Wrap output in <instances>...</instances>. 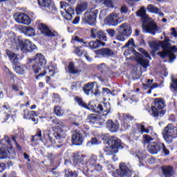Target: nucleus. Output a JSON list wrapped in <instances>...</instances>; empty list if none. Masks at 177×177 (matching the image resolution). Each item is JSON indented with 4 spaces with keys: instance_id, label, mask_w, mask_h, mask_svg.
I'll list each match as a JSON object with an SVG mask.
<instances>
[{
    "instance_id": "obj_1",
    "label": "nucleus",
    "mask_w": 177,
    "mask_h": 177,
    "mask_svg": "<svg viewBox=\"0 0 177 177\" xmlns=\"http://www.w3.org/2000/svg\"><path fill=\"white\" fill-rule=\"evenodd\" d=\"M169 39L165 38V41H149V45L151 49H152L151 55L154 56V53L157 50H160L162 48V52L158 53V55L160 56L162 59H165V57H169V63H174V60L176 59V56L174 53H177L176 46H170Z\"/></svg>"
},
{
    "instance_id": "obj_2",
    "label": "nucleus",
    "mask_w": 177,
    "mask_h": 177,
    "mask_svg": "<svg viewBox=\"0 0 177 177\" xmlns=\"http://www.w3.org/2000/svg\"><path fill=\"white\" fill-rule=\"evenodd\" d=\"M97 161L100 163H97ZM100 164H104L105 167H107V169H111V168H113V165L110 163V161H106L104 155L100 151L98 156L92 154L90 156L86 162L87 168L84 169V171L88 173L89 176L96 177L99 172L103 171V166Z\"/></svg>"
},
{
    "instance_id": "obj_3",
    "label": "nucleus",
    "mask_w": 177,
    "mask_h": 177,
    "mask_svg": "<svg viewBox=\"0 0 177 177\" xmlns=\"http://www.w3.org/2000/svg\"><path fill=\"white\" fill-rule=\"evenodd\" d=\"M92 109L94 113H101L102 115L100 117L96 114H90L87 117V122H90V124H93L94 125H103V124H104V118H106V115L110 113V104L103 103L98 106L93 105Z\"/></svg>"
},
{
    "instance_id": "obj_4",
    "label": "nucleus",
    "mask_w": 177,
    "mask_h": 177,
    "mask_svg": "<svg viewBox=\"0 0 177 177\" xmlns=\"http://www.w3.org/2000/svg\"><path fill=\"white\" fill-rule=\"evenodd\" d=\"M9 41L12 42L13 45H16L17 49H20L21 52L25 53V52H32V50H37V46H35L32 42L28 39H26L24 41L21 38H19L15 34V32H10Z\"/></svg>"
},
{
    "instance_id": "obj_5",
    "label": "nucleus",
    "mask_w": 177,
    "mask_h": 177,
    "mask_svg": "<svg viewBox=\"0 0 177 177\" xmlns=\"http://www.w3.org/2000/svg\"><path fill=\"white\" fill-rule=\"evenodd\" d=\"M108 147L104 149V151L108 154V156H113L118 153V149H122L121 146V140L115 137H111L108 141Z\"/></svg>"
},
{
    "instance_id": "obj_6",
    "label": "nucleus",
    "mask_w": 177,
    "mask_h": 177,
    "mask_svg": "<svg viewBox=\"0 0 177 177\" xmlns=\"http://www.w3.org/2000/svg\"><path fill=\"white\" fill-rule=\"evenodd\" d=\"M83 44V45H88V42L85 41V39L78 37V36H73L71 39L72 44ZM106 43L104 41H101L99 39H97L95 41H91L88 43V46L90 49H98L100 46H105Z\"/></svg>"
},
{
    "instance_id": "obj_7",
    "label": "nucleus",
    "mask_w": 177,
    "mask_h": 177,
    "mask_svg": "<svg viewBox=\"0 0 177 177\" xmlns=\"http://www.w3.org/2000/svg\"><path fill=\"white\" fill-rule=\"evenodd\" d=\"M163 138L168 143L171 145L174 142V139L177 138V128L172 124H168L163 131Z\"/></svg>"
},
{
    "instance_id": "obj_8",
    "label": "nucleus",
    "mask_w": 177,
    "mask_h": 177,
    "mask_svg": "<svg viewBox=\"0 0 177 177\" xmlns=\"http://www.w3.org/2000/svg\"><path fill=\"white\" fill-rule=\"evenodd\" d=\"M12 150V142L9 140V137L4 136V139L0 140V158H6Z\"/></svg>"
},
{
    "instance_id": "obj_9",
    "label": "nucleus",
    "mask_w": 177,
    "mask_h": 177,
    "mask_svg": "<svg viewBox=\"0 0 177 177\" xmlns=\"http://www.w3.org/2000/svg\"><path fill=\"white\" fill-rule=\"evenodd\" d=\"M131 34L132 28L131 26L127 23L122 24L118 28L116 39L124 42L125 41V37H131Z\"/></svg>"
},
{
    "instance_id": "obj_10",
    "label": "nucleus",
    "mask_w": 177,
    "mask_h": 177,
    "mask_svg": "<svg viewBox=\"0 0 177 177\" xmlns=\"http://www.w3.org/2000/svg\"><path fill=\"white\" fill-rule=\"evenodd\" d=\"M35 61V64L32 66V70L35 74H38L42 68L46 64V59L42 54H37L34 60L30 59V63Z\"/></svg>"
},
{
    "instance_id": "obj_11",
    "label": "nucleus",
    "mask_w": 177,
    "mask_h": 177,
    "mask_svg": "<svg viewBox=\"0 0 177 177\" xmlns=\"http://www.w3.org/2000/svg\"><path fill=\"white\" fill-rule=\"evenodd\" d=\"M165 107V102L164 100L160 98H157L155 100L154 106H151V111L149 113L153 117H158L159 114H164V108Z\"/></svg>"
},
{
    "instance_id": "obj_12",
    "label": "nucleus",
    "mask_w": 177,
    "mask_h": 177,
    "mask_svg": "<svg viewBox=\"0 0 177 177\" xmlns=\"http://www.w3.org/2000/svg\"><path fill=\"white\" fill-rule=\"evenodd\" d=\"M124 55L126 57L129 56V55H134V59L138 64L142 66L144 68H147L149 66V59H146L145 57L140 56V54L133 50V48L127 49L124 51Z\"/></svg>"
},
{
    "instance_id": "obj_13",
    "label": "nucleus",
    "mask_w": 177,
    "mask_h": 177,
    "mask_svg": "<svg viewBox=\"0 0 177 177\" xmlns=\"http://www.w3.org/2000/svg\"><path fill=\"white\" fill-rule=\"evenodd\" d=\"M142 30L144 32H148L152 35H156V33L160 34L162 30L160 27L158 26L154 21H147L142 23Z\"/></svg>"
},
{
    "instance_id": "obj_14",
    "label": "nucleus",
    "mask_w": 177,
    "mask_h": 177,
    "mask_svg": "<svg viewBox=\"0 0 177 177\" xmlns=\"http://www.w3.org/2000/svg\"><path fill=\"white\" fill-rule=\"evenodd\" d=\"M161 149L166 156L169 155V151L167 149L165 145L161 142L157 143L153 142L148 145V151L151 154H157L161 150Z\"/></svg>"
},
{
    "instance_id": "obj_15",
    "label": "nucleus",
    "mask_w": 177,
    "mask_h": 177,
    "mask_svg": "<svg viewBox=\"0 0 177 177\" xmlns=\"http://www.w3.org/2000/svg\"><path fill=\"white\" fill-rule=\"evenodd\" d=\"M99 13V10L91 9L84 13V17L82 19L84 23L89 26H95L96 24V17Z\"/></svg>"
},
{
    "instance_id": "obj_16",
    "label": "nucleus",
    "mask_w": 177,
    "mask_h": 177,
    "mask_svg": "<svg viewBox=\"0 0 177 177\" xmlns=\"http://www.w3.org/2000/svg\"><path fill=\"white\" fill-rule=\"evenodd\" d=\"M52 123L54 124V125H57L55 128L57 131L55 133V138L57 140H62V139H64V138H66V127L62 122H59L57 119H53Z\"/></svg>"
},
{
    "instance_id": "obj_17",
    "label": "nucleus",
    "mask_w": 177,
    "mask_h": 177,
    "mask_svg": "<svg viewBox=\"0 0 177 177\" xmlns=\"http://www.w3.org/2000/svg\"><path fill=\"white\" fill-rule=\"evenodd\" d=\"M37 29L41 32L42 35L53 38V37H57V32L55 30L49 28L46 24L44 23H37Z\"/></svg>"
},
{
    "instance_id": "obj_18",
    "label": "nucleus",
    "mask_w": 177,
    "mask_h": 177,
    "mask_svg": "<svg viewBox=\"0 0 177 177\" xmlns=\"http://www.w3.org/2000/svg\"><path fill=\"white\" fill-rule=\"evenodd\" d=\"M120 170H116L113 174V177H124V176H132V168L127 166L125 163L122 162L120 164Z\"/></svg>"
},
{
    "instance_id": "obj_19",
    "label": "nucleus",
    "mask_w": 177,
    "mask_h": 177,
    "mask_svg": "<svg viewBox=\"0 0 177 177\" xmlns=\"http://www.w3.org/2000/svg\"><path fill=\"white\" fill-rule=\"evenodd\" d=\"M15 20L19 24H24V26H30L31 24V19L24 12H17L14 15Z\"/></svg>"
},
{
    "instance_id": "obj_20",
    "label": "nucleus",
    "mask_w": 177,
    "mask_h": 177,
    "mask_svg": "<svg viewBox=\"0 0 177 177\" xmlns=\"http://www.w3.org/2000/svg\"><path fill=\"white\" fill-rule=\"evenodd\" d=\"M60 8L65 10V12H62L63 17H64L66 20H71L75 13L74 8L73 7L67 6V3L63 1L60 2Z\"/></svg>"
},
{
    "instance_id": "obj_21",
    "label": "nucleus",
    "mask_w": 177,
    "mask_h": 177,
    "mask_svg": "<svg viewBox=\"0 0 177 177\" xmlns=\"http://www.w3.org/2000/svg\"><path fill=\"white\" fill-rule=\"evenodd\" d=\"M90 32L91 37L93 39L98 38V39H100V41H103L104 42H106L107 41V37L106 36V33L98 28H91Z\"/></svg>"
},
{
    "instance_id": "obj_22",
    "label": "nucleus",
    "mask_w": 177,
    "mask_h": 177,
    "mask_svg": "<svg viewBox=\"0 0 177 177\" xmlns=\"http://www.w3.org/2000/svg\"><path fill=\"white\" fill-rule=\"evenodd\" d=\"M97 83L96 82H90L87 84H85L83 90L86 95H89L90 93H93L94 95H98L99 91L97 90Z\"/></svg>"
},
{
    "instance_id": "obj_23",
    "label": "nucleus",
    "mask_w": 177,
    "mask_h": 177,
    "mask_svg": "<svg viewBox=\"0 0 177 177\" xmlns=\"http://www.w3.org/2000/svg\"><path fill=\"white\" fill-rule=\"evenodd\" d=\"M56 73H57V66L55 64L50 63L47 68L45 69L44 73L36 76V80H39L41 77H44L45 74H49L50 77H53Z\"/></svg>"
},
{
    "instance_id": "obj_24",
    "label": "nucleus",
    "mask_w": 177,
    "mask_h": 177,
    "mask_svg": "<svg viewBox=\"0 0 177 177\" xmlns=\"http://www.w3.org/2000/svg\"><path fill=\"white\" fill-rule=\"evenodd\" d=\"M137 128L141 133H151L152 136H154V139L158 140V135L154 132L153 130V127L149 126L145 129L144 125L138 124Z\"/></svg>"
},
{
    "instance_id": "obj_25",
    "label": "nucleus",
    "mask_w": 177,
    "mask_h": 177,
    "mask_svg": "<svg viewBox=\"0 0 177 177\" xmlns=\"http://www.w3.org/2000/svg\"><path fill=\"white\" fill-rule=\"evenodd\" d=\"M72 143L75 146H81L84 143V136L80 132H74L72 135Z\"/></svg>"
},
{
    "instance_id": "obj_26",
    "label": "nucleus",
    "mask_w": 177,
    "mask_h": 177,
    "mask_svg": "<svg viewBox=\"0 0 177 177\" xmlns=\"http://www.w3.org/2000/svg\"><path fill=\"white\" fill-rule=\"evenodd\" d=\"M132 121H133V117L129 114H123V120L122 121V127L124 129H128L131 125H132Z\"/></svg>"
},
{
    "instance_id": "obj_27",
    "label": "nucleus",
    "mask_w": 177,
    "mask_h": 177,
    "mask_svg": "<svg viewBox=\"0 0 177 177\" xmlns=\"http://www.w3.org/2000/svg\"><path fill=\"white\" fill-rule=\"evenodd\" d=\"M106 20L111 26H118L119 23H121V20H120V15L112 13L109 16L107 17Z\"/></svg>"
},
{
    "instance_id": "obj_28",
    "label": "nucleus",
    "mask_w": 177,
    "mask_h": 177,
    "mask_svg": "<svg viewBox=\"0 0 177 177\" xmlns=\"http://www.w3.org/2000/svg\"><path fill=\"white\" fill-rule=\"evenodd\" d=\"M106 128L111 132L115 133L118 131L120 124L117 122H113V120H108L106 122Z\"/></svg>"
},
{
    "instance_id": "obj_29",
    "label": "nucleus",
    "mask_w": 177,
    "mask_h": 177,
    "mask_svg": "<svg viewBox=\"0 0 177 177\" xmlns=\"http://www.w3.org/2000/svg\"><path fill=\"white\" fill-rule=\"evenodd\" d=\"M147 10L149 13H153L154 15H158L160 17H164V12H161V10L152 4H149L147 7Z\"/></svg>"
},
{
    "instance_id": "obj_30",
    "label": "nucleus",
    "mask_w": 177,
    "mask_h": 177,
    "mask_svg": "<svg viewBox=\"0 0 177 177\" xmlns=\"http://www.w3.org/2000/svg\"><path fill=\"white\" fill-rule=\"evenodd\" d=\"M6 55L13 64H17L19 60H21V57H20V55H17L9 50H6Z\"/></svg>"
},
{
    "instance_id": "obj_31",
    "label": "nucleus",
    "mask_w": 177,
    "mask_h": 177,
    "mask_svg": "<svg viewBox=\"0 0 177 177\" xmlns=\"http://www.w3.org/2000/svg\"><path fill=\"white\" fill-rule=\"evenodd\" d=\"M98 53L104 57H112L114 56V51L110 48H103L102 50H98Z\"/></svg>"
},
{
    "instance_id": "obj_32",
    "label": "nucleus",
    "mask_w": 177,
    "mask_h": 177,
    "mask_svg": "<svg viewBox=\"0 0 177 177\" xmlns=\"http://www.w3.org/2000/svg\"><path fill=\"white\" fill-rule=\"evenodd\" d=\"M162 171L164 176L171 177L174 175V169L171 166H164L162 167Z\"/></svg>"
},
{
    "instance_id": "obj_33",
    "label": "nucleus",
    "mask_w": 177,
    "mask_h": 177,
    "mask_svg": "<svg viewBox=\"0 0 177 177\" xmlns=\"http://www.w3.org/2000/svg\"><path fill=\"white\" fill-rule=\"evenodd\" d=\"M66 73H69L70 74H78L80 73V70L75 68L74 66V63L70 62L68 67L66 69Z\"/></svg>"
},
{
    "instance_id": "obj_34",
    "label": "nucleus",
    "mask_w": 177,
    "mask_h": 177,
    "mask_svg": "<svg viewBox=\"0 0 177 177\" xmlns=\"http://www.w3.org/2000/svg\"><path fill=\"white\" fill-rule=\"evenodd\" d=\"M85 156L82 155L81 153H77L73 156V164H75V165L81 164Z\"/></svg>"
},
{
    "instance_id": "obj_35",
    "label": "nucleus",
    "mask_w": 177,
    "mask_h": 177,
    "mask_svg": "<svg viewBox=\"0 0 177 177\" xmlns=\"http://www.w3.org/2000/svg\"><path fill=\"white\" fill-rule=\"evenodd\" d=\"M88 9V4L86 3H81L76 7L75 11L77 15H81Z\"/></svg>"
},
{
    "instance_id": "obj_36",
    "label": "nucleus",
    "mask_w": 177,
    "mask_h": 177,
    "mask_svg": "<svg viewBox=\"0 0 177 177\" xmlns=\"http://www.w3.org/2000/svg\"><path fill=\"white\" fill-rule=\"evenodd\" d=\"M136 157L138 158V160L140 161L139 167L143 166V163H142V161L145 160L147 157L146 153L144 151H138V152H136Z\"/></svg>"
},
{
    "instance_id": "obj_37",
    "label": "nucleus",
    "mask_w": 177,
    "mask_h": 177,
    "mask_svg": "<svg viewBox=\"0 0 177 177\" xmlns=\"http://www.w3.org/2000/svg\"><path fill=\"white\" fill-rule=\"evenodd\" d=\"M102 5H104L106 8H114V0H97Z\"/></svg>"
},
{
    "instance_id": "obj_38",
    "label": "nucleus",
    "mask_w": 177,
    "mask_h": 177,
    "mask_svg": "<svg viewBox=\"0 0 177 177\" xmlns=\"http://www.w3.org/2000/svg\"><path fill=\"white\" fill-rule=\"evenodd\" d=\"M136 15L138 17L141 19H147V15H146V8L142 6L138 11H137Z\"/></svg>"
},
{
    "instance_id": "obj_39",
    "label": "nucleus",
    "mask_w": 177,
    "mask_h": 177,
    "mask_svg": "<svg viewBox=\"0 0 177 177\" xmlns=\"http://www.w3.org/2000/svg\"><path fill=\"white\" fill-rule=\"evenodd\" d=\"M41 8H49L52 5V0H37Z\"/></svg>"
},
{
    "instance_id": "obj_40",
    "label": "nucleus",
    "mask_w": 177,
    "mask_h": 177,
    "mask_svg": "<svg viewBox=\"0 0 177 177\" xmlns=\"http://www.w3.org/2000/svg\"><path fill=\"white\" fill-rule=\"evenodd\" d=\"M25 34L28 37H34L35 35V30L30 26L26 27L25 29Z\"/></svg>"
},
{
    "instance_id": "obj_41",
    "label": "nucleus",
    "mask_w": 177,
    "mask_h": 177,
    "mask_svg": "<svg viewBox=\"0 0 177 177\" xmlns=\"http://www.w3.org/2000/svg\"><path fill=\"white\" fill-rule=\"evenodd\" d=\"M102 143V141L97 140L96 138H92L91 140L88 141L86 144L87 147H91V146L96 145H100Z\"/></svg>"
},
{
    "instance_id": "obj_42",
    "label": "nucleus",
    "mask_w": 177,
    "mask_h": 177,
    "mask_svg": "<svg viewBox=\"0 0 177 177\" xmlns=\"http://www.w3.org/2000/svg\"><path fill=\"white\" fill-rule=\"evenodd\" d=\"M15 71L17 74H24L27 68L24 65H18L15 66Z\"/></svg>"
},
{
    "instance_id": "obj_43",
    "label": "nucleus",
    "mask_w": 177,
    "mask_h": 177,
    "mask_svg": "<svg viewBox=\"0 0 177 177\" xmlns=\"http://www.w3.org/2000/svg\"><path fill=\"white\" fill-rule=\"evenodd\" d=\"M54 113L57 117H62L64 114V111L62 109V107L55 106L54 107Z\"/></svg>"
},
{
    "instance_id": "obj_44",
    "label": "nucleus",
    "mask_w": 177,
    "mask_h": 177,
    "mask_svg": "<svg viewBox=\"0 0 177 177\" xmlns=\"http://www.w3.org/2000/svg\"><path fill=\"white\" fill-rule=\"evenodd\" d=\"M86 51L84 50H82L81 47H75L74 53L79 57H81V56H83V55H85Z\"/></svg>"
},
{
    "instance_id": "obj_45",
    "label": "nucleus",
    "mask_w": 177,
    "mask_h": 177,
    "mask_svg": "<svg viewBox=\"0 0 177 177\" xmlns=\"http://www.w3.org/2000/svg\"><path fill=\"white\" fill-rule=\"evenodd\" d=\"M170 90L171 92H177V79H172L170 84Z\"/></svg>"
},
{
    "instance_id": "obj_46",
    "label": "nucleus",
    "mask_w": 177,
    "mask_h": 177,
    "mask_svg": "<svg viewBox=\"0 0 177 177\" xmlns=\"http://www.w3.org/2000/svg\"><path fill=\"white\" fill-rule=\"evenodd\" d=\"M75 100L77 103V104L79 106H80L81 107H84V109H88V106H86V104H85V102H84V101L82 100V98L76 97L75 98Z\"/></svg>"
},
{
    "instance_id": "obj_47",
    "label": "nucleus",
    "mask_w": 177,
    "mask_h": 177,
    "mask_svg": "<svg viewBox=\"0 0 177 177\" xmlns=\"http://www.w3.org/2000/svg\"><path fill=\"white\" fill-rule=\"evenodd\" d=\"M3 110L6 113L7 117H10V113H12V109H10V106L9 104H6L3 106Z\"/></svg>"
},
{
    "instance_id": "obj_48",
    "label": "nucleus",
    "mask_w": 177,
    "mask_h": 177,
    "mask_svg": "<svg viewBox=\"0 0 177 177\" xmlns=\"http://www.w3.org/2000/svg\"><path fill=\"white\" fill-rule=\"evenodd\" d=\"M129 46H132L133 48H136V44H135V40L133 39H129L127 43L122 47V49L128 48Z\"/></svg>"
},
{
    "instance_id": "obj_49",
    "label": "nucleus",
    "mask_w": 177,
    "mask_h": 177,
    "mask_svg": "<svg viewBox=\"0 0 177 177\" xmlns=\"http://www.w3.org/2000/svg\"><path fill=\"white\" fill-rule=\"evenodd\" d=\"M80 88H81V82H73L71 85V89L73 91H77Z\"/></svg>"
},
{
    "instance_id": "obj_50",
    "label": "nucleus",
    "mask_w": 177,
    "mask_h": 177,
    "mask_svg": "<svg viewBox=\"0 0 177 177\" xmlns=\"http://www.w3.org/2000/svg\"><path fill=\"white\" fill-rule=\"evenodd\" d=\"M24 120H31V115H30V111L25 109L23 113Z\"/></svg>"
},
{
    "instance_id": "obj_51",
    "label": "nucleus",
    "mask_w": 177,
    "mask_h": 177,
    "mask_svg": "<svg viewBox=\"0 0 177 177\" xmlns=\"http://www.w3.org/2000/svg\"><path fill=\"white\" fill-rule=\"evenodd\" d=\"M152 140H153V138L150 137V136L149 135L143 136V143H145V145L147 143H150V142H151Z\"/></svg>"
},
{
    "instance_id": "obj_52",
    "label": "nucleus",
    "mask_w": 177,
    "mask_h": 177,
    "mask_svg": "<svg viewBox=\"0 0 177 177\" xmlns=\"http://www.w3.org/2000/svg\"><path fill=\"white\" fill-rule=\"evenodd\" d=\"M153 80H150V79H149L148 80H147V84H143L142 85H143V88H144V89H151V84H153Z\"/></svg>"
},
{
    "instance_id": "obj_53",
    "label": "nucleus",
    "mask_w": 177,
    "mask_h": 177,
    "mask_svg": "<svg viewBox=\"0 0 177 177\" xmlns=\"http://www.w3.org/2000/svg\"><path fill=\"white\" fill-rule=\"evenodd\" d=\"M41 136H42V133L41 130H39L38 133L32 137V140H42Z\"/></svg>"
},
{
    "instance_id": "obj_54",
    "label": "nucleus",
    "mask_w": 177,
    "mask_h": 177,
    "mask_svg": "<svg viewBox=\"0 0 177 177\" xmlns=\"http://www.w3.org/2000/svg\"><path fill=\"white\" fill-rule=\"evenodd\" d=\"M66 177H77L78 175L77 174V172L75 171H68L65 175Z\"/></svg>"
},
{
    "instance_id": "obj_55",
    "label": "nucleus",
    "mask_w": 177,
    "mask_h": 177,
    "mask_svg": "<svg viewBox=\"0 0 177 177\" xmlns=\"http://www.w3.org/2000/svg\"><path fill=\"white\" fill-rule=\"evenodd\" d=\"M44 138L46 139H49V140H50V142H51V143H55L53 140H52V137L50 136V134L48 133V131H44Z\"/></svg>"
},
{
    "instance_id": "obj_56",
    "label": "nucleus",
    "mask_w": 177,
    "mask_h": 177,
    "mask_svg": "<svg viewBox=\"0 0 177 177\" xmlns=\"http://www.w3.org/2000/svg\"><path fill=\"white\" fill-rule=\"evenodd\" d=\"M170 35H172V37H174V38H177V30L175 28H171L170 29Z\"/></svg>"
},
{
    "instance_id": "obj_57",
    "label": "nucleus",
    "mask_w": 177,
    "mask_h": 177,
    "mask_svg": "<svg viewBox=\"0 0 177 177\" xmlns=\"http://www.w3.org/2000/svg\"><path fill=\"white\" fill-rule=\"evenodd\" d=\"M21 86L20 85L16 84H12V91L17 92L19 91H21Z\"/></svg>"
},
{
    "instance_id": "obj_58",
    "label": "nucleus",
    "mask_w": 177,
    "mask_h": 177,
    "mask_svg": "<svg viewBox=\"0 0 177 177\" xmlns=\"http://www.w3.org/2000/svg\"><path fill=\"white\" fill-rule=\"evenodd\" d=\"M106 32L111 37H114V35H115V30H113V29H107Z\"/></svg>"
},
{
    "instance_id": "obj_59",
    "label": "nucleus",
    "mask_w": 177,
    "mask_h": 177,
    "mask_svg": "<svg viewBox=\"0 0 177 177\" xmlns=\"http://www.w3.org/2000/svg\"><path fill=\"white\" fill-rule=\"evenodd\" d=\"M12 143L15 144L16 147H17V149H18V150H21V147H20L19 145L17 144V142H16V137L13 136L12 138Z\"/></svg>"
},
{
    "instance_id": "obj_60",
    "label": "nucleus",
    "mask_w": 177,
    "mask_h": 177,
    "mask_svg": "<svg viewBox=\"0 0 177 177\" xmlns=\"http://www.w3.org/2000/svg\"><path fill=\"white\" fill-rule=\"evenodd\" d=\"M29 114L30 115V118H32V117H37L38 116V113L35 111H30Z\"/></svg>"
},
{
    "instance_id": "obj_61",
    "label": "nucleus",
    "mask_w": 177,
    "mask_h": 177,
    "mask_svg": "<svg viewBox=\"0 0 177 177\" xmlns=\"http://www.w3.org/2000/svg\"><path fill=\"white\" fill-rule=\"evenodd\" d=\"M84 57H86L87 62H89V63H91V62H92V57H91L89 56V54H88L87 53H86L84 54Z\"/></svg>"
},
{
    "instance_id": "obj_62",
    "label": "nucleus",
    "mask_w": 177,
    "mask_h": 177,
    "mask_svg": "<svg viewBox=\"0 0 177 177\" xmlns=\"http://www.w3.org/2000/svg\"><path fill=\"white\" fill-rule=\"evenodd\" d=\"M120 10H121L122 13H127V12H128V8L125 6H122L121 7Z\"/></svg>"
},
{
    "instance_id": "obj_63",
    "label": "nucleus",
    "mask_w": 177,
    "mask_h": 177,
    "mask_svg": "<svg viewBox=\"0 0 177 177\" xmlns=\"http://www.w3.org/2000/svg\"><path fill=\"white\" fill-rule=\"evenodd\" d=\"M98 68L99 70H102V73H103V70H104L106 68V64H102L100 65H98Z\"/></svg>"
},
{
    "instance_id": "obj_64",
    "label": "nucleus",
    "mask_w": 177,
    "mask_h": 177,
    "mask_svg": "<svg viewBox=\"0 0 177 177\" xmlns=\"http://www.w3.org/2000/svg\"><path fill=\"white\" fill-rule=\"evenodd\" d=\"M5 163L0 164V172H3L5 171Z\"/></svg>"
}]
</instances>
